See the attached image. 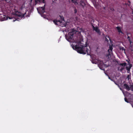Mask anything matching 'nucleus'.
Returning a JSON list of instances; mask_svg holds the SVG:
<instances>
[{
  "mask_svg": "<svg viewBox=\"0 0 133 133\" xmlns=\"http://www.w3.org/2000/svg\"><path fill=\"white\" fill-rule=\"evenodd\" d=\"M77 30H76L74 29H72L71 32L68 33L66 38L67 40L69 42H75L79 44L81 43V38H78V37L77 36L76 38H75V35L77 32H83L84 30L82 28H79L78 27Z\"/></svg>",
  "mask_w": 133,
  "mask_h": 133,
  "instance_id": "nucleus-1",
  "label": "nucleus"
},
{
  "mask_svg": "<svg viewBox=\"0 0 133 133\" xmlns=\"http://www.w3.org/2000/svg\"><path fill=\"white\" fill-rule=\"evenodd\" d=\"M72 48L74 50H75L79 53L85 54H87L88 55H89L88 53V51L89 50L87 48V46H82L81 47L77 45L72 44Z\"/></svg>",
  "mask_w": 133,
  "mask_h": 133,
  "instance_id": "nucleus-2",
  "label": "nucleus"
},
{
  "mask_svg": "<svg viewBox=\"0 0 133 133\" xmlns=\"http://www.w3.org/2000/svg\"><path fill=\"white\" fill-rule=\"evenodd\" d=\"M64 18L62 16H59L57 17L56 19L53 21V22L56 25L59 24L64 21Z\"/></svg>",
  "mask_w": 133,
  "mask_h": 133,
  "instance_id": "nucleus-3",
  "label": "nucleus"
},
{
  "mask_svg": "<svg viewBox=\"0 0 133 133\" xmlns=\"http://www.w3.org/2000/svg\"><path fill=\"white\" fill-rule=\"evenodd\" d=\"M37 10L38 13L41 15V16L43 17L44 18H45L46 16L45 14H43L45 12V10L44 8L43 7H40L37 8Z\"/></svg>",
  "mask_w": 133,
  "mask_h": 133,
  "instance_id": "nucleus-4",
  "label": "nucleus"
},
{
  "mask_svg": "<svg viewBox=\"0 0 133 133\" xmlns=\"http://www.w3.org/2000/svg\"><path fill=\"white\" fill-rule=\"evenodd\" d=\"M21 12H19L17 11H16L15 14V15L20 18H22L24 17V15L26 14V12H25L24 14H22Z\"/></svg>",
  "mask_w": 133,
  "mask_h": 133,
  "instance_id": "nucleus-5",
  "label": "nucleus"
},
{
  "mask_svg": "<svg viewBox=\"0 0 133 133\" xmlns=\"http://www.w3.org/2000/svg\"><path fill=\"white\" fill-rule=\"evenodd\" d=\"M124 86L126 90L128 91L133 89V86L131 85H130V87H129L127 84H124Z\"/></svg>",
  "mask_w": 133,
  "mask_h": 133,
  "instance_id": "nucleus-6",
  "label": "nucleus"
},
{
  "mask_svg": "<svg viewBox=\"0 0 133 133\" xmlns=\"http://www.w3.org/2000/svg\"><path fill=\"white\" fill-rule=\"evenodd\" d=\"M113 49V47L112 45H110L109 46V49L108 50V54L107 56H110L111 55L112 53V50Z\"/></svg>",
  "mask_w": 133,
  "mask_h": 133,
  "instance_id": "nucleus-7",
  "label": "nucleus"
},
{
  "mask_svg": "<svg viewBox=\"0 0 133 133\" xmlns=\"http://www.w3.org/2000/svg\"><path fill=\"white\" fill-rule=\"evenodd\" d=\"M92 27L94 30H95L96 32H97V33L99 34L100 33V30L98 29V28L97 26L95 27L94 25H92Z\"/></svg>",
  "mask_w": 133,
  "mask_h": 133,
  "instance_id": "nucleus-8",
  "label": "nucleus"
},
{
  "mask_svg": "<svg viewBox=\"0 0 133 133\" xmlns=\"http://www.w3.org/2000/svg\"><path fill=\"white\" fill-rule=\"evenodd\" d=\"M3 17L2 18V19L1 20V21H3L4 20H5L6 19H7L8 18L6 17V16L4 15L3 16ZM8 18L10 19H11L13 18V17H9Z\"/></svg>",
  "mask_w": 133,
  "mask_h": 133,
  "instance_id": "nucleus-9",
  "label": "nucleus"
},
{
  "mask_svg": "<svg viewBox=\"0 0 133 133\" xmlns=\"http://www.w3.org/2000/svg\"><path fill=\"white\" fill-rule=\"evenodd\" d=\"M116 28L119 33H121L122 34H124L123 33L122 31L121 28L120 27L117 26L116 27Z\"/></svg>",
  "mask_w": 133,
  "mask_h": 133,
  "instance_id": "nucleus-10",
  "label": "nucleus"
},
{
  "mask_svg": "<svg viewBox=\"0 0 133 133\" xmlns=\"http://www.w3.org/2000/svg\"><path fill=\"white\" fill-rule=\"evenodd\" d=\"M35 5H36L37 3H41L42 2L43 3H44V0H35Z\"/></svg>",
  "mask_w": 133,
  "mask_h": 133,
  "instance_id": "nucleus-11",
  "label": "nucleus"
},
{
  "mask_svg": "<svg viewBox=\"0 0 133 133\" xmlns=\"http://www.w3.org/2000/svg\"><path fill=\"white\" fill-rule=\"evenodd\" d=\"M80 5H81L83 8H84L85 5V3L83 0H81L80 3Z\"/></svg>",
  "mask_w": 133,
  "mask_h": 133,
  "instance_id": "nucleus-12",
  "label": "nucleus"
},
{
  "mask_svg": "<svg viewBox=\"0 0 133 133\" xmlns=\"http://www.w3.org/2000/svg\"><path fill=\"white\" fill-rule=\"evenodd\" d=\"M131 65H130V66H129V67L127 66L126 67V69L127 70V72L128 73H129L130 71V69L131 68Z\"/></svg>",
  "mask_w": 133,
  "mask_h": 133,
  "instance_id": "nucleus-13",
  "label": "nucleus"
},
{
  "mask_svg": "<svg viewBox=\"0 0 133 133\" xmlns=\"http://www.w3.org/2000/svg\"><path fill=\"white\" fill-rule=\"evenodd\" d=\"M120 49L121 50H122V51H124V53L125 54V49H124V48L123 47H120Z\"/></svg>",
  "mask_w": 133,
  "mask_h": 133,
  "instance_id": "nucleus-14",
  "label": "nucleus"
},
{
  "mask_svg": "<svg viewBox=\"0 0 133 133\" xmlns=\"http://www.w3.org/2000/svg\"><path fill=\"white\" fill-rule=\"evenodd\" d=\"M120 65L122 66H126V65H127V63L125 62H124L123 63H120Z\"/></svg>",
  "mask_w": 133,
  "mask_h": 133,
  "instance_id": "nucleus-15",
  "label": "nucleus"
},
{
  "mask_svg": "<svg viewBox=\"0 0 133 133\" xmlns=\"http://www.w3.org/2000/svg\"><path fill=\"white\" fill-rule=\"evenodd\" d=\"M126 61H128V64L129 65V66H130V65H131V67H132V64H131L130 61H128L127 60H126Z\"/></svg>",
  "mask_w": 133,
  "mask_h": 133,
  "instance_id": "nucleus-16",
  "label": "nucleus"
},
{
  "mask_svg": "<svg viewBox=\"0 0 133 133\" xmlns=\"http://www.w3.org/2000/svg\"><path fill=\"white\" fill-rule=\"evenodd\" d=\"M98 66H99V68L101 69L102 70L104 69H103V67H102L101 66V64H99L98 65Z\"/></svg>",
  "mask_w": 133,
  "mask_h": 133,
  "instance_id": "nucleus-17",
  "label": "nucleus"
},
{
  "mask_svg": "<svg viewBox=\"0 0 133 133\" xmlns=\"http://www.w3.org/2000/svg\"><path fill=\"white\" fill-rule=\"evenodd\" d=\"M73 3H74L76 5L78 4V3L77 2V1H75L73 2Z\"/></svg>",
  "mask_w": 133,
  "mask_h": 133,
  "instance_id": "nucleus-18",
  "label": "nucleus"
},
{
  "mask_svg": "<svg viewBox=\"0 0 133 133\" xmlns=\"http://www.w3.org/2000/svg\"><path fill=\"white\" fill-rule=\"evenodd\" d=\"M124 100H125V102H126L127 103L129 102L128 101V99H127V98L125 97L124 98Z\"/></svg>",
  "mask_w": 133,
  "mask_h": 133,
  "instance_id": "nucleus-19",
  "label": "nucleus"
},
{
  "mask_svg": "<svg viewBox=\"0 0 133 133\" xmlns=\"http://www.w3.org/2000/svg\"><path fill=\"white\" fill-rule=\"evenodd\" d=\"M129 34H127V35H128L127 39H128V41H130V36H128V35Z\"/></svg>",
  "mask_w": 133,
  "mask_h": 133,
  "instance_id": "nucleus-20",
  "label": "nucleus"
},
{
  "mask_svg": "<svg viewBox=\"0 0 133 133\" xmlns=\"http://www.w3.org/2000/svg\"><path fill=\"white\" fill-rule=\"evenodd\" d=\"M24 7V5H22L21 6V7L20 8V10H22V9Z\"/></svg>",
  "mask_w": 133,
  "mask_h": 133,
  "instance_id": "nucleus-21",
  "label": "nucleus"
},
{
  "mask_svg": "<svg viewBox=\"0 0 133 133\" xmlns=\"http://www.w3.org/2000/svg\"><path fill=\"white\" fill-rule=\"evenodd\" d=\"M130 75H128L127 77L128 79V80H129L130 78Z\"/></svg>",
  "mask_w": 133,
  "mask_h": 133,
  "instance_id": "nucleus-22",
  "label": "nucleus"
},
{
  "mask_svg": "<svg viewBox=\"0 0 133 133\" xmlns=\"http://www.w3.org/2000/svg\"><path fill=\"white\" fill-rule=\"evenodd\" d=\"M130 42V44H131L132 43V42L131 40L129 41Z\"/></svg>",
  "mask_w": 133,
  "mask_h": 133,
  "instance_id": "nucleus-23",
  "label": "nucleus"
},
{
  "mask_svg": "<svg viewBox=\"0 0 133 133\" xmlns=\"http://www.w3.org/2000/svg\"><path fill=\"white\" fill-rule=\"evenodd\" d=\"M124 69V67H123L122 68H121V69L120 70L121 71H122Z\"/></svg>",
  "mask_w": 133,
  "mask_h": 133,
  "instance_id": "nucleus-24",
  "label": "nucleus"
},
{
  "mask_svg": "<svg viewBox=\"0 0 133 133\" xmlns=\"http://www.w3.org/2000/svg\"><path fill=\"white\" fill-rule=\"evenodd\" d=\"M133 45L132 44H130V47L131 48L132 47Z\"/></svg>",
  "mask_w": 133,
  "mask_h": 133,
  "instance_id": "nucleus-25",
  "label": "nucleus"
},
{
  "mask_svg": "<svg viewBox=\"0 0 133 133\" xmlns=\"http://www.w3.org/2000/svg\"><path fill=\"white\" fill-rule=\"evenodd\" d=\"M105 40L107 42H108V39L106 38H105Z\"/></svg>",
  "mask_w": 133,
  "mask_h": 133,
  "instance_id": "nucleus-26",
  "label": "nucleus"
},
{
  "mask_svg": "<svg viewBox=\"0 0 133 133\" xmlns=\"http://www.w3.org/2000/svg\"><path fill=\"white\" fill-rule=\"evenodd\" d=\"M75 12V13H76L77 12V10L76 9H75L74 10Z\"/></svg>",
  "mask_w": 133,
  "mask_h": 133,
  "instance_id": "nucleus-27",
  "label": "nucleus"
},
{
  "mask_svg": "<svg viewBox=\"0 0 133 133\" xmlns=\"http://www.w3.org/2000/svg\"><path fill=\"white\" fill-rule=\"evenodd\" d=\"M16 20L15 19V18H14V19L13 20V22H14Z\"/></svg>",
  "mask_w": 133,
  "mask_h": 133,
  "instance_id": "nucleus-28",
  "label": "nucleus"
},
{
  "mask_svg": "<svg viewBox=\"0 0 133 133\" xmlns=\"http://www.w3.org/2000/svg\"><path fill=\"white\" fill-rule=\"evenodd\" d=\"M92 63H95V64H96V63H95V62H93V61H92Z\"/></svg>",
  "mask_w": 133,
  "mask_h": 133,
  "instance_id": "nucleus-29",
  "label": "nucleus"
},
{
  "mask_svg": "<svg viewBox=\"0 0 133 133\" xmlns=\"http://www.w3.org/2000/svg\"><path fill=\"white\" fill-rule=\"evenodd\" d=\"M75 1V0H71V1L73 2L74 1Z\"/></svg>",
  "mask_w": 133,
  "mask_h": 133,
  "instance_id": "nucleus-30",
  "label": "nucleus"
},
{
  "mask_svg": "<svg viewBox=\"0 0 133 133\" xmlns=\"http://www.w3.org/2000/svg\"><path fill=\"white\" fill-rule=\"evenodd\" d=\"M109 77V79H111H111H110V77Z\"/></svg>",
  "mask_w": 133,
  "mask_h": 133,
  "instance_id": "nucleus-31",
  "label": "nucleus"
},
{
  "mask_svg": "<svg viewBox=\"0 0 133 133\" xmlns=\"http://www.w3.org/2000/svg\"><path fill=\"white\" fill-rule=\"evenodd\" d=\"M66 26H67V25H64V26L66 27Z\"/></svg>",
  "mask_w": 133,
  "mask_h": 133,
  "instance_id": "nucleus-32",
  "label": "nucleus"
},
{
  "mask_svg": "<svg viewBox=\"0 0 133 133\" xmlns=\"http://www.w3.org/2000/svg\"><path fill=\"white\" fill-rule=\"evenodd\" d=\"M64 25H63L62 26H61V27H64Z\"/></svg>",
  "mask_w": 133,
  "mask_h": 133,
  "instance_id": "nucleus-33",
  "label": "nucleus"
},
{
  "mask_svg": "<svg viewBox=\"0 0 133 133\" xmlns=\"http://www.w3.org/2000/svg\"><path fill=\"white\" fill-rule=\"evenodd\" d=\"M31 0V1H32V0Z\"/></svg>",
  "mask_w": 133,
  "mask_h": 133,
  "instance_id": "nucleus-34",
  "label": "nucleus"
},
{
  "mask_svg": "<svg viewBox=\"0 0 133 133\" xmlns=\"http://www.w3.org/2000/svg\"><path fill=\"white\" fill-rule=\"evenodd\" d=\"M132 14H133V11L132 12Z\"/></svg>",
  "mask_w": 133,
  "mask_h": 133,
  "instance_id": "nucleus-35",
  "label": "nucleus"
}]
</instances>
